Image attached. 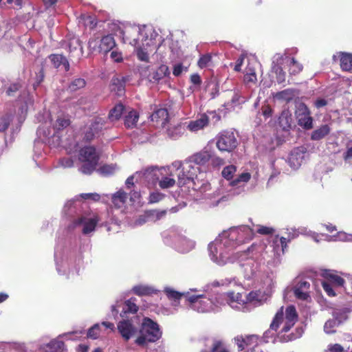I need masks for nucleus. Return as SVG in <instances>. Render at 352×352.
<instances>
[{"mask_svg":"<svg viewBox=\"0 0 352 352\" xmlns=\"http://www.w3.org/2000/svg\"><path fill=\"white\" fill-rule=\"evenodd\" d=\"M254 232L245 225L223 231L208 245L210 259L220 266L238 262L246 279H252L263 271L265 262L269 267L279 265L287 247L285 237H276L264 252L263 244H252L245 251L231 254L232 250L252 240Z\"/></svg>","mask_w":352,"mask_h":352,"instance_id":"nucleus-1","label":"nucleus"},{"mask_svg":"<svg viewBox=\"0 0 352 352\" xmlns=\"http://www.w3.org/2000/svg\"><path fill=\"white\" fill-rule=\"evenodd\" d=\"M236 172V167L229 165L223 168L221 172L222 177L226 179L221 180L217 190L211 195L206 192L210 190V185L208 182H202L200 186L193 182L192 189L197 194L194 195L196 199H212L214 206L219 204L220 201H227L234 196L239 195L245 192L246 184L251 179V174L244 172L239 174L234 179L232 180Z\"/></svg>","mask_w":352,"mask_h":352,"instance_id":"nucleus-2","label":"nucleus"},{"mask_svg":"<svg viewBox=\"0 0 352 352\" xmlns=\"http://www.w3.org/2000/svg\"><path fill=\"white\" fill-rule=\"evenodd\" d=\"M122 34L124 43L135 47L138 59L148 62V54L152 50L151 48H157L155 40L158 34L155 30L146 25H129L124 28Z\"/></svg>","mask_w":352,"mask_h":352,"instance_id":"nucleus-3","label":"nucleus"},{"mask_svg":"<svg viewBox=\"0 0 352 352\" xmlns=\"http://www.w3.org/2000/svg\"><path fill=\"white\" fill-rule=\"evenodd\" d=\"M298 320V315L296 308L293 305L288 306L285 311H283V307L276 314L272 323L270 324V329L265 332L264 338L268 342L270 338H273L274 332H276L280 324L283 323L282 330L278 333L277 338L280 342H288L296 339L298 336L294 334L283 335V333H287L295 324Z\"/></svg>","mask_w":352,"mask_h":352,"instance_id":"nucleus-4","label":"nucleus"},{"mask_svg":"<svg viewBox=\"0 0 352 352\" xmlns=\"http://www.w3.org/2000/svg\"><path fill=\"white\" fill-rule=\"evenodd\" d=\"M66 149L70 154L79 153L78 160L83 163L79 168L82 173L89 175L96 169L99 160V154L95 147L87 146L80 148L75 142L74 144H70Z\"/></svg>","mask_w":352,"mask_h":352,"instance_id":"nucleus-5","label":"nucleus"},{"mask_svg":"<svg viewBox=\"0 0 352 352\" xmlns=\"http://www.w3.org/2000/svg\"><path fill=\"white\" fill-rule=\"evenodd\" d=\"M162 332L159 324L149 318H144L139 326L138 333L135 344L141 347H146L149 343L159 340Z\"/></svg>","mask_w":352,"mask_h":352,"instance_id":"nucleus-6","label":"nucleus"},{"mask_svg":"<svg viewBox=\"0 0 352 352\" xmlns=\"http://www.w3.org/2000/svg\"><path fill=\"white\" fill-rule=\"evenodd\" d=\"M168 169L170 170L171 173L173 170L176 171L179 186L193 182L194 179L197 177L198 173L200 171V168L194 164L188 158L183 162L181 161L173 162L168 166Z\"/></svg>","mask_w":352,"mask_h":352,"instance_id":"nucleus-7","label":"nucleus"},{"mask_svg":"<svg viewBox=\"0 0 352 352\" xmlns=\"http://www.w3.org/2000/svg\"><path fill=\"white\" fill-rule=\"evenodd\" d=\"M187 301L190 308L199 313L218 311L220 309L219 304L216 300V294L208 297L203 294L188 295Z\"/></svg>","mask_w":352,"mask_h":352,"instance_id":"nucleus-8","label":"nucleus"},{"mask_svg":"<svg viewBox=\"0 0 352 352\" xmlns=\"http://www.w3.org/2000/svg\"><path fill=\"white\" fill-rule=\"evenodd\" d=\"M56 270L59 274L65 273L66 266L68 267L69 274H78L80 267L82 264V258L78 257L74 262L70 258L69 261L68 254L65 252L56 250L54 253Z\"/></svg>","mask_w":352,"mask_h":352,"instance_id":"nucleus-9","label":"nucleus"},{"mask_svg":"<svg viewBox=\"0 0 352 352\" xmlns=\"http://www.w3.org/2000/svg\"><path fill=\"white\" fill-rule=\"evenodd\" d=\"M100 219L96 214H84L74 220L72 228L84 235H89L95 231L96 226Z\"/></svg>","mask_w":352,"mask_h":352,"instance_id":"nucleus-10","label":"nucleus"},{"mask_svg":"<svg viewBox=\"0 0 352 352\" xmlns=\"http://www.w3.org/2000/svg\"><path fill=\"white\" fill-rule=\"evenodd\" d=\"M216 300L221 307L228 304L230 307L238 311H245V300L240 293L228 292L224 294H216Z\"/></svg>","mask_w":352,"mask_h":352,"instance_id":"nucleus-11","label":"nucleus"},{"mask_svg":"<svg viewBox=\"0 0 352 352\" xmlns=\"http://www.w3.org/2000/svg\"><path fill=\"white\" fill-rule=\"evenodd\" d=\"M140 319L137 316L130 318H122L117 324V329L122 338L128 341L135 336H138Z\"/></svg>","mask_w":352,"mask_h":352,"instance_id":"nucleus-12","label":"nucleus"},{"mask_svg":"<svg viewBox=\"0 0 352 352\" xmlns=\"http://www.w3.org/2000/svg\"><path fill=\"white\" fill-rule=\"evenodd\" d=\"M120 308H122L120 314L122 318H124L126 314H135L138 310L135 299L131 298L124 302L122 300H116V303L111 306V312L115 320L118 318Z\"/></svg>","mask_w":352,"mask_h":352,"instance_id":"nucleus-13","label":"nucleus"},{"mask_svg":"<svg viewBox=\"0 0 352 352\" xmlns=\"http://www.w3.org/2000/svg\"><path fill=\"white\" fill-rule=\"evenodd\" d=\"M216 144L219 151L231 152L236 148L238 141L234 132L225 131L217 137Z\"/></svg>","mask_w":352,"mask_h":352,"instance_id":"nucleus-14","label":"nucleus"},{"mask_svg":"<svg viewBox=\"0 0 352 352\" xmlns=\"http://www.w3.org/2000/svg\"><path fill=\"white\" fill-rule=\"evenodd\" d=\"M157 166H149L135 173L136 182L146 186L154 185L159 179Z\"/></svg>","mask_w":352,"mask_h":352,"instance_id":"nucleus-15","label":"nucleus"},{"mask_svg":"<svg viewBox=\"0 0 352 352\" xmlns=\"http://www.w3.org/2000/svg\"><path fill=\"white\" fill-rule=\"evenodd\" d=\"M175 249L181 253H188L195 248V241L188 239L182 231L173 234Z\"/></svg>","mask_w":352,"mask_h":352,"instance_id":"nucleus-16","label":"nucleus"},{"mask_svg":"<svg viewBox=\"0 0 352 352\" xmlns=\"http://www.w3.org/2000/svg\"><path fill=\"white\" fill-rule=\"evenodd\" d=\"M106 121L103 118H95L85 129V138L87 141L93 140L105 126Z\"/></svg>","mask_w":352,"mask_h":352,"instance_id":"nucleus-17","label":"nucleus"},{"mask_svg":"<svg viewBox=\"0 0 352 352\" xmlns=\"http://www.w3.org/2000/svg\"><path fill=\"white\" fill-rule=\"evenodd\" d=\"M236 344L238 346V349L240 351L248 349V352H250L254 347L258 346V337L255 335L236 336L234 338Z\"/></svg>","mask_w":352,"mask_h":352,"instance_id":"nucleus-18","label":"nucleus"},{"mask_svg":"<svg viewBox=\"0 0 352 352\" xmlns=\"http://www.w3.org/2000/svg\"><path fill=\"white\" fill-rule=\"evenodd\" d=\"M212 157L211 148L206 146L199 152H197L188 157L197 166H204L210 161Z\"/></svg>","mask_w":352,"mask_h":352,"instance_id":"nucleus-19","label":"nucleus"},{"mask_svg":"<svg viewBox=\"0 0 352 352\" xmlns=\"http://www.w3.org/2000/svg\"><path fill=\"white\" fill-rule=\"evenodd\" d=\"M305 154V148L303 147H298L292 151L287 160L290 167L294 169L298 168L304 160Z\"/></svg>","mask_w":352,"mask_h":352,"instance_id":"nucleus-20","label":"nucleus"},{"mask_svg":"<svg viewBox=\"0 0 352 352\" xmlns=\"http://www.w3.org/2000/svg\"><path fill=\"white\" fill-rule=\"evenodd\" d=\"M209 117L207 114H201L196 120H190L186 123V129L192 133L204 129L208 125Z\"/></svg>","mask_w":352,"mask_h":352,"instance_id":"nucleus-21","label":"nucleus"},{"mask_svg":"<svg viewBox=\"0 0 352 352\" xmlns=\"http://www.w3.org/2000/svg\"><path fill=\"white\" fill-rule=\"evenodd\" d=\"M310 283L306 279L299 280L294 287L295 296L300 300H307L309 297Z\"/></svg>","mask_w":352,"mask_h":352,"instance_id":"nucleus-22","label":"nucleus"},{"mask_svg":"<svg viewBox=\"0 0 352 352\" xmlns=\"http://www.w3.org/2000/svg\"><path fill=\"white\" fill-rule=\"evenodd\" d=\"M284 59V56L277 54L274 56L272 70L276 74V81L278 83H283L285 81L286 74L283 68L280 66Z\"/></svg>","mask_w":352,"mask_h":352,"instance_id":"nucleus-23","label":"nucleus"},{"mask_svg":"<svg viewBox=\"0 0 352 352\" xmlns=\"http://www.w3.org/2000/svg\"><path fill=\"white\" fill-rule=\"evenodd\" d=\"M245 302V311L249 310L248 307L250 305L258 306L263 303L266 298L260 291H252L244 296Z\"/></svg>","mask_w":352,"mask_h":352,"instance_id":"nucleus-24","label":"nucleus"},{"mask_svg":"<svg viewBox=\"0 0 352 352\" xmlns=\"http://www.w3.org/2000/svg\"><path fill=\"white\" fill-rule=\"evenodd\" d=\"M169 75L170 71L168 67L162 64L160 65L153 73L150 74L148 76L144 77L146 78L151 82L157 83L161 80L164 79L166 76H168Z\"/></svg>","mask_w":352,"mask_h":352,"instance_id":"nucleus-25","label":"nucleus"},{"mask_svg":"<svg viewBox=\"0 0 352 352\" xmlns=\"http://www.w3.org/2000/svg\"><path fill=\"white\" fill-rule=\"evenodd\" d=\"M129 80V76H114L111 80V89L121 96L124 92L125 84Z\"/></svg>","mask_w":352,"mask_h":352,"instance_id":"nucleus-26","label":"nucleus"},{"mask_svg":"<svg viewBox=\"0 0 352 352\" xmlns=\"http://www.w3.org/2000/svg\"><path fill=\"white\" fill-rule=\"evenodd\" d=\"M164 292L166 294L167 298L170 300L173 301V305L174 306H177L179 303V300L182 296L186 297L187 299V296L190 295L188 292H179L170 287H165L164 288Z\"/></svg>","mask_w":352,"mask_h":352,"instance_id":"nucleus-27","label":"nucleus"},{"mask_svg":"<svg viewBox=\"0 0 352 352\" xmlns=\"http://www.w3.org/2000/svg\"><path fill=\"white\" fill-rule=\"evenodd\" d=\"M67 45L72 56L79 57L82 55V47L78 38L75 36L70 38Z\"/></svg>","mask_w":352,"mask_h":352,"instance_id":"nucleus-28","label":"nucleus"},{"mask_svg":"<svg viewBox=\"0 0 352 352\" xmlns=\"http://www.w3.org/2000/svg\"><path fill=\"white\" fill-rule=\"evenodd\" d=\"M164 171H165L168 175L162 177V179L159 181V186L162 189H167L173 187L176 181L173 178L174 175H176V171L173 170L171 173V170L168 169L167 168H162Z\"/></svg>","mask_w":352,"mask_h":352,"instance_id":"nucleus-29","label":"nucleus"},{"mask_svg":"<svg viewBox=\"0 0 352 352\" xmlns=\"http://www.w3.org/2000/svg\"><path fill=\"white\" fill-rule=\"evenodd\" d=\"M150 117L152 122L164 127L168 121V113L166 109L161 108L155 111Z\"/></svg>","mask_w":352,"mask_h":352,"instance_id":"nucleus-30","label":"nucleus"},{"mask_svg":"<svg viewBox=\"0 0 352 352\" xmlns=\"http://www.w3.org/2000/svg\"><path fill=\"white\" fill-rule=\"evenodd\" d=\"M116 45L113 37L111 35H107L102 38L98 47L99 52L106 54L111 50Z\"/></svg>","mask_w":352,"mask_h":352,"instance_id":"nucleus-31","label":"nucleus"},{"mask_svg":"<svg viewBox=\"0 0 352 352\" xmlns=\"http://www.w3.org/2000/svg\"><path fill=\"white\" fill-rule=\"evenodd\" d=\"M126 199L127 194L122 189L111 195L112 204L116 208H122L125 206Z\"/></svg>","mask_w":352,"mask_h":352,"instance_id":"nucleus-32","label":"nucleus"},{"mask_svg":"<svg viewBox=\"0 0 352 352\" xmlns=\"http://www.w3.org/2000/svg\"><path fill=\"white\" fill-rule=\"evenodd\" d=\"M51 120H45L43 123H42L37 129V135L40 138H49L51 136L55 135L54 131H53V128L51 129Z\"/></svg>","mask_w":352,"mask_h":352,"instance_id":"nucleus-33","label":"nucleus"},{"mask_svg":"<svg viewBox=\"0 0 352 352\" xmlns=\"http://www.w3.org/2000/svg\"><path fill=\"white\" fill-rule=\"evenodd\" d=\"M292 116L288 110H284L278 118V124L284 131H288L292 127Z\"/></svg>","mask_w":352,"mask_h":352,"instance_id":"nucleus-34","label":"nucleus"},{"mask_svg":"<svg viewBox=\"0 0 352 352\" xmlns=\"http://www.w3.org/2000/svg\"><path fill=\"white\" fill-rule=\"evenodd\" d=\"M340 67L343 71L350 72L352 70V54L346 52H340Z\"/></svg>","mask_w":352,"mask_h":352,"instance_id":"nucleus-35","label":"nucleus"},{"mask_svg":"<svg viewBox=\"0 0 352 352\" xmlns=\"http://www.w3.org/2000/svg\"><path fill=\"white\" fill-rule=\"evenodd\" d=\"M50 59L54 67L58 68L63 65L65 71L69 69V63L64 56L60 54H52L50 56Z\"/></svg>","mask_w":352,"mask_h":352,"instance_id":"nucleus-36","label":"nucleus"},{"mask_svg":"<svg viewBox=\"0 0 352 352\" xmlns=\"http://www.w3.org/2000/svg\"><path fill=\"white\" fill-rule=\"evenodd\" d=\"M322 275H323V276L327 278L328 279V280H329L331 283H332L335 285L339 286V287L344 286L345 280L342 277H340V276L333 273V272H331L330 270H325L322 273Z\"/></svg>","mask_w":352,"mask_h":352,"instance_id":"nucleus-37","label":"nucleus"},{"mask_svg":"<svg viewBox=\"0 0 352 352\" xmlns=\"http://www.w3.org/2000/svg\"><path fill=\"white\" fill-rule=\"evenodd\" d=\"M139 118V114L135 110L130 111L124 116V125L127 128H133L136 126V123Z\"/></svg>","mask_w":352,"mask_h":352,"instance_id":"nucleus-38","label":"nucleus"},{"mask_svg":"<svg viewBox=\"0 0 352 352\" xmlns=\"http://www.w3.org/2000/svg\"><path fill=\"white\" fill-rule=\"evenodd\" d=\"M331 129L328 124L322 125L318 129L314 130L311 133L313 140H319L330 133Z\"/></svg>","mask_w":352,"mask_h":352,"instance_id":"nucleus-39","label":"nucleus"},{"mask_svg":"<svg viewBox=\"0 0 352 352\" xmlns=\"http://www.w3.org/2000/svg\"><path fill=\"white\" fill-rule=\"evenodd\" d=\"M124 106L122 104L116 105L109 112L108 118L111 121H116L120 118L124 111Z\"/></svg>","mask_w":352,"mask_h":352,"instance_id":"nucleus-40","label":"nucleus"},{"mask_svg":"<svg viewBox=\"0 0 352 352\" xmlns=\"http://www.w3.org/2000/svg\"><path fill=\"white\" fill-rule=\"evenodd\" d=\"M86 85V81L82 78H77L74 79L69 84L68 89L70 91H76L85 87Z\"/></svg>","mask_w":352,"mask_h":352,"instance_id":"nucleus-41","label":"nucleus"},{"mask_svg":"<svg viewBox=\"0 0 352 352\" xmlns=\"http://www.w3.org/2000/svg\"><path fill=\"white\" fill-rule=\"evenodd\" d=\"M333 317L340 324L345 321L348 318V310L346 309H337L333 311Z\"/></svg>","mask_w":352,"mask_h":352,"instance_id":"nucleus-42","label":"nucleus"},{"mask_svg":"<svg viewBox=\"0 0 352 352\" xmlns=\"http://www.w3.org/2000/svg\"><path fill=\"white\" fill-rule=\"evenodd\" d=\"M118 170L116 164H105L99 169V173L104 176H109L115 173Z\"/></svg>","mask_w":352,"mask_h":352,"instance_id":"nucleus-43","label":"nucleus"},{"mask_svg":"<svg viewBox=\"0 0 352 352\" xmlns=\"http://www.w3.org/2000/svg\"><path fill=\"white\" fill-rule=\"evenodd\" d=\"M293 97V91L290 89H285L283 91L277 92L274 96L275 99L284 101H289L292 100Z\"/></svg>","mask_w":352,"mask_h":352,"instance_id":"nucleus-44","label":"nucleus"},{"mask_svg":"<svg viewBox=\"0 0 352 352\" xmlns=\"http://www.w3.org/2000/svg\"><path fill=\"white\" fill-rule=\"evenodd\" d=\"M69 120L65 117H58L56 121V123L53 124V131L54 133L66 128L69 125Z\"/></svg>","mask_w":352,"mask_h":352,"instance_id":"nucleus-45","label":"nucleus"},{"mask_svg":"<svg viewBox=\"0 0 352 352\" xmlns=\"http://www.w3.org/2000/svg\"><path fill=\"white\" fill-rule=\"evenodd\" d=\"M47 347L51 352H62L64 348V342L59 340H53L47 344Z\"/></svg>","mask_w":352,"mask_h":352,"instance_id":"nucleus-46","label":"nucleus"},{"mask_svg":"<svg viewBox=\"0 0 352 352\" xmlns=\"http://www.w3.org/2000/svg\"><path fill=\"white\" fill-rule=\"evenodd\" d=\"M133 292L139 296L148 295L153 293V289L148 286L145 285H135L132 289Z\"/></svg>","mask_w":352,"mask_h":352,"instance_id":"nucleus-47","label":"nucleus"},{"mask_svg":"<svg viewBox=\"0 0 352 352\" xmlns=\"http://www.w3.org/2000/svg\"><path fill=\"white\" fill-rule=\"evenodd\" d=\"M289 74L291 75H296L302 70V65L298 63L294 58L289 60Z\"/></svg>","mask_w":352,"mask_h":352,"instance_id":"nucleus-48","label":"nucleus"},{"mask_svg":"<svg viewBox=\"0 0 352 352\" xmlns=\"http://www.w3.org/2000/svg\"><path fill=\"white\" fill-rule=\"evenodd\" d=\"M340 324V323L334 318L328 320L324 325V331L326 333H333L336 332V327Z\"/></svg>","mask_w":352,"mask_h":352,"instance_id":"nucleus-49","label":"nucleus"},{"mask_svg":"<svg viewBox=\"0 0 352 352\" xmlns=\"http://www.w3.org/2000/svg\"><path fill=\"white\" fill-rule=\"evenodd\" d=\"M298 120V124L305 129H309L312 127V118L310 115H306L297 118Z\"/></svg>","mask_w":352,"mask_h":352,"instance_id":"nucleus-50","label":"nucleus"},{"mask_svg":"<svg viewBox=\"0 0 352 352\" xmlns=\"http://www.w3.org/2000/svg\"><path fill=\"white\" fill-rule=\"evenodd\" d=\"M211 166L214 168H219L225 164V161L223 159L221 158L219 156H216L213 155V151H212V157L210 159Z\"/></svg>","mask_w":352,"mask_h":352,"instance_id":"nucleus-51","label":"nucleus"},{"mask_svg":"<svg viewBox=\"0 0 352 352\" xmlns=\"http://www.w3.org/2000/svg\"><path fill=\"white\" fill-rule=\"evenodd\" d=\"M296 114L297 118H298L306 115H310V111L305 104L300 102L297 105Z\"/></svg>","mask_w":352,"mask_h":352,"instance_id":"nucleus-52","label":"nucleus"},{"mask_svg":"<svg viewBox=\"0 0 352 352\" xmlns=\"http://www.w3.org/2000/svg\"><path fill=\"white\" fill-rule=\"evenodd\" d=\"M11 120L10 116H5L0 118V133L4 132L8 129Z\"/></svg>","mask_w":352,"mask_h":352,"instance_id":"nucleus-53","label":"nucleus"},{"mask_svg":"<svg viewBox=\"0 0 352 352\" xmlns=\"http://www.w3.org/2000/svg\"><path fill=\"white\" fill-rule=\"evenodd\" d=\"M222 343L220 341H214L209 351L202 350L201 352H228L221 347Z\"/></svg>","mask_w":352,"mask_h":352,"instance_id":"nucleus-54","label":"nucleus"},{"mask_svg":"<svg viewBox=\"0 0 352 352\" xmlns=\"http://www.w3.org/2000/svg\"><path fill=\"white\" fill-rule=\"evenodd\" d=\"M164 197V195L160 192H153L149 195L148 202L155 204L160 201Z\"/></svg>","mask_w":352,"mask_h":352,"instance_id":"nucleus-55","label":"nucleus"},{"mask_svg":"<svg viewBox=\"0 0 352 352\" xmlns=\"http://www.w3.org/2000/svg\"><path fill=\"white\" fill-rule=\"evenodd\" d=\"M212 57L209 54H205L200 57L198 60V65L200 68L206 67L211 61Z\"/></svg>","mask_w":352,"mask_h":352,"instance_id":"nucleus-56","label":"nucleus"},{"mask_svg":"<svg viewBox=\"0 0 352 352\" xmlns=\"http://www.w3.org/2000/svg\"><path fill=\"white\" fill-rule=\"evenodd\" d=\"M100 334V328L98 324L94 325L91 328H90L87 332V337L96 339Z\"/></svg>","mask_w":352,"mask_h":352,"instance_id":"nucleus-57","label":"nucleus"},{"mask_svg":"<svg viewBox=\"0 0 352 352\" xmlns=\"http://www.w3.org/2000/svg\"><path fill=\"white\" fill-rule=\"evenodd\" d=\"M149 219H151V216L150 212L146 213L143 215L140 216L135 221V226H142L146 222H147Z\"/></svg>","mask_w":352,"mask_h":352,"instance_id":"nucleus-58","label":"nucleus"},{"mask_svg":"<svg viewBox=\"0 0 352 352\" xmlns=\"http://www.w3.org/2000/svg\"><path fill=\"white\" fill-rule=\"evenodd\" d=\"M322 287L327 294L329 296H335L336 293L333 289L331 284L327 281H323L322 283Z\"/></svg>","mask_w":352,"mask_h":352,"instance_id":"nucleus-59","label":"nucleus"},{"mask_svg":"<svg viewBox=\"0 0 352 352\" xmlns=\"http://www.w3.org/2000/svg\"><path fill=\"white\" fill-rule=\"evenodd\" d=\"M257 78L256 74L245 73L244 76V82L246 85H250V83L255 84Z\"/></svg>","mask_w":352,"mask_h":352,"instance_id":"nucleus-60","label":"nucleus"},{"mask_svg":"<svg viewBox=\"0 0 352 352\" xmlns=\"http://www.w3.org/2000/svg\"><path fill=\"white\" fill-rule=\"evenodd\" d=\"M19 87L20 85L18 82L11 84L6 89V95L8 96H14V93L19 89Z\"/></svg>","mask_w":352,"mask_h":352,"instance_id":"nucleus-61","label":"nucleus"},{"mask_svg":"<svg viewBox=\"0 0 352 352\" xmlns=\"http://www.w3.org/2000/svg\"><path fill=\"white\" fill-rule=\"evenodd\" d=\"M151 219L155 221L159 220L164 217L166 214V210H152L150 211Z\"/></svg>","mask_w":352,"mask_h":352,"instance_id":"nucleus-62","label":"nucleus"},{"mask_svg":"<svg viewBox=\"0 0 352 352\" xmlns=\"http://www.w3.org/2000/svg\"><path fill=\"white\" fill-rule=\"evenodd\" d=\"M59 164L63 168H71L74 166V161L70 157H64L60 160Z\"/></svg>","mask_w":352,"mask_h":352,"instance_id":"nucleus-63","label":"nucleus"},{"mask_svg":"<svg viewBox=\"0 0 352 352\" xmlns=\"http://www.w3.org/2000/svg\"><path fill=\"white\" fill-rule=\"evenodd\" d=\"M81 197L85 199H91L93 201H98L100 196L98 193H82L80 195Z\"/></svg>","mask_w":352,"mask_h":352,"instance_id":"nucleus-64","label":"nucleus"}]
</instances>
